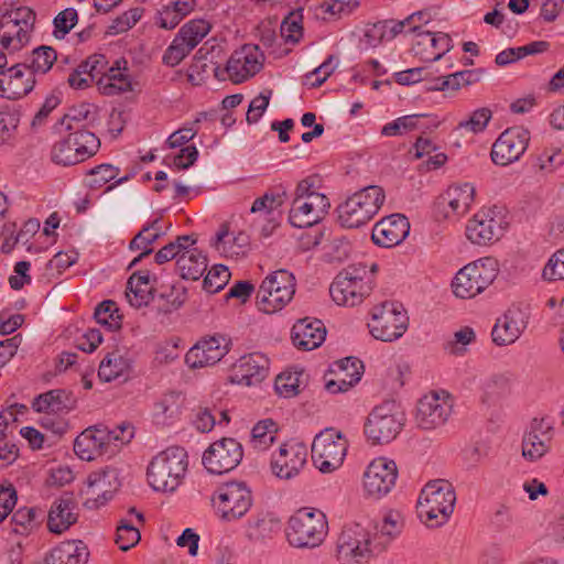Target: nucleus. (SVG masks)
<instances>
[{"label": "nucleus", "instance_id": "nucleus-7", "mask_svg": "<svg viewBox=\"0 0 564 564\" xmlns=\"http://www.w3.org/2000/svg\"><path fill=\"white\" fill-rule=\"evenodd\" d=\"M405 414L393 400L376 405L368 414L365 434L372 444H386L394 440L402 431Z\"/></svg>", "mask_w": 564, "mask_h": 564}, {"label": "nucleus", "instance_id": "nucleus-57", "mask_svg": "<svg viewBox=\"0 0 564 564\" xmlns=\"http://www.w3.org/2000/svg\"><path fill=\"white\" fill-rule=\"evenodd\" d=\"M119 174V169L111 164H100L88 172V186L90 188H99L110 181L115 180Z\"/></svg>", "mask_w": 564, "mask_h": 564}, {"label": "nucleus", "instance_id": "nucleus-15", "mask_svg": "<svg viewBox=\"0 0 564 564\" xmlns=\"http://www.w3.org/2000/svg\"><path fill=\"white\" fill-rule=\"evenodd\" d=\"M530 141V132L523 127H511L505 130L495 141L491 160L495 164L506 166L518 161Z\"/></svg>", "mask_w": 564, "mask_h": 564}, {"label": "nucleus", "instance_id": "nucleus-51", "mask_svg": "<svg viewBox=\"0 0 564 564\" xmlns=\"http://www.w3.org/2000/svg\"><path fill=\"white\" fill-rule=\"evenodd\" d=\"M275 432V423L272 420L260 421L251 431L253 446L260 451L268 448L274 442Z\"/></svg>", "mask_w": 564, "mask_h": 564}, {"label": "nucleus", "instance_id": "nucleus-12", "mask_svg": "<svg viewBox=\"0 0 564 564\" xmlns=\"http://www.w3.org/2000/svg\"><path fill=\"white\" fill-rule=\"evenodd\" d=\"M347 446V441L340 432L326 429L317 434L312 443L314 465L324 474L336 470L344 462Z\"/></svg>", "mask_w": 564, "mask_h": 564}, {"label": "nucleus", "instance_id": "nucleus-64", "mask_svg": "<svg viewBox=\"0 0 564 564\" xmlns=\"http://www.w3.org/2000/svg\"><path fill=\"white\" fill-rule=\"evenodd\" d=\"M429 67H413L405 70L397 72L394 79L398 84L409 86L419 82L429 80Z\"/></svg>", "mask_w": 564, "mask_h": 564}, {"label": "nucleus", "instance_id": "nucleus-33", "mask_svg": "<svg viewBox=\"0 0 564 564\" xmlns=\"http://www.w3.org/2000/svg\"><path fill=\"white\" fill-rule=\"evenodd\" d=\"M89 552L80 540L62 542L45 557V564H86Z\"/></svg>", "mask_w": 564, "mask_h": 564}, {"label": "nucleus", "instance_id": "nucleus-60", "mask_svg": "<svg viewBox=\"0 0 564 564\" xmlns=\"http://www.w3.org/2000/svg\"><path fill=\"white\" fill-rule=\"evenodd\" d=\"M78 20L77 11L74 8H67L61 11L54 18V36L56 39H63L70 30L75 26Z\"/></svg>", "mask_w": 564, "mask_h": 564}, {"label": "nucleus", "instance_id": "nucleus-43", "mask_svg": "<svg viewBox=\"0 0 564 564\" xmlns=\"http://www.w3.org/2000/svg\"><path fill=\"white\" fill-rule=\"evenodd\" d=\"M128 362L118 354L109 352L100 361L98 376L101 380L110 382L124 373Z\"/></svg>", "mask_w": 564, "mask_h": 564}, {"label": "nucleus", "instance_id": "nucleus-35", "mask_svg": "<svg viewBox=\"0 0 564 564\" xmlns=\"http://www.w3.org/2000/svg\"><path fill=\"white\" fill-rule=\"evenodd\" d=\"M176 265L183 279L197 281L207 270V258L200 250L193 248L182 252Z\"/></svg>", "mask_w": 564, "mask_h": 564}, {"label": "nucleus", "instance_id": "nucleus-20", "mask_svg": "<svg viewBox=\"0 0 564 564\" xmlns=\"http://www.w3.org/2000/svg\"><path fill=\"white\" fill-rule=\"evenodd\" d=\"M263 54L257 45L246 44L229 57L221 74L227 73L230 80L242 83L262 68Z\"/></svg>", "mask_w": 564, "mask_h": 564}, {"label": "nucleus", "instance_id": "nucleus-16", "mask_svg": "<svg viewBox=\"0 0 564 564\" xmlns=\"http://www.w3.org/2000/svg\"><path fill=\"white\" fill-rule=\"evenodd\" d=\"M35 12L29 7H20L2 15V29L12 28L15 35H2V48L9 54L19 52L30 41L35 23Z\"/></svg>", "mask_w": 564, "mask_h": 564}, {"label": "nucleus", "instance_id": "nucleus-42", "mask_svg": "<svg viewBox=\"0 0 564 564\" xmlns=\"http://www.w3.org/2000/svg\"><path fill=\"white\" fill-rule=\"evenodd\" d=\"M210 24L204 19H193L185 23L176 34L184 40L189 48L196 47L199 42L209 33Z\"/></svg>", "mask_w": 564, "mask_h": 564}, {"label": "nucleus", "instance_id": "nucleus-38", "mask_svg": "<svg viewBox=\"0 0 564 564\" xmlns=\"http://www.w3.org/2000/svg\"><path fill=\"white\" fill-rule=\"evenodd\" d=\"M182 404L183 399L180 392L165 393L154 404V416L165 424L181 414Z\"/></svg>", "mask_w": 564, "mask_h": 564}, {"label": "nucleus", "instance_id": "nucleus-10", "mask_svg": "<svg viewBox=\"0 0 564 564\" xmlns=\"http://www.w3.org/2000/svg\"><path fill=\"white\" fill-rule=\"evenodd\" d=\"M409 325V317L402 304L383 302L373 307L370 334L381 341H394L403 336Z\"/></svg>", "mask_w": 564, "mask_h": 564}, {"label": "nucleus", "instance_id": "nucleus-26", "mask_svg": "<svg viewBox=\"0 0 564 564\" xmlns=\"http://www.w3.org/2000/svg\"><path fill=\"white\" fill-rule=\"evenodd\" d=\"M88 487L95 497L88 498L85 506L88 509H98L111 500L113 492L120 487L117 469L107 467L100 471L91 473L88 476Z\"/></svg>", "mask_w": 564, "mask_h": 564}, {"label": "nucleus", "instance_id": "nucleus-2", "mask_svg": "<svg viewBox=\"0 0 564 564\" xmlns=\"http://www.w3.org/2000/svg\"><path fill=\"white\" fill-rule=\"evenodd\" d=\"M187 458V452L181 446H171L159 453L148 467L150 486L156 491H174L185 476Z\"/></svg>", "mask_w": 564, "mask_h": 564}, {"label": "nucleus", "instance_id": "nucleus-23", "mask_svg": "<svg viewBox=\"0 0 564 564\" xmlns=\"http://www.w3.org/2000/svg\"><path fill=\"white\" fill-rule=\"evenodd\" d=\"M29 63H15L0 76V97L17 100L31 93L35 86V78L31 73L25 77Z\"/></svg>", "mask_w": 564, "mask_h": 564}, {"label": "nucleus", "instance_id": "nucleus-49", "mask_svg": "<svg viewBox=\"0 0 564 564\" xmlns=\"http://www.w3.org/2000/svg\"><path fill=\"white\" fill-rule=\"evenodd\" d=\"M40 516H42V511L36 508H19L11 518V522L14 524L13 531L23 534L33 529L40 523Z\"/></svg>", "mask_w": 564, "mask_h": 564}, {"label": "nucleus", "instance_id": "nucleus-47", "mask_svg": "<svg viewBox=\"0 0 564 564\" xmlns=\"http://www.w3.org/2000/svg\"><path fill=\"white\" fill-rule=\"evenodd\" d=\"M75 131L68 134L73 145L88 159L97 153L100 148V141L95 133L85 129H74Z\"/></svg>", "mask_w": 564, "mask_h": 564}, {"label": "nucleus", "instance_id": "nucleus-5", "mask_svg": "<svg viewBox=\"0 0 564 564\" xmlns=\"http://www.w3.org/2000/svg\"><path fill=\"white\" fill-rule=\"evenodd\" d=\"M380 186L370 185L354 193L337 207L338 221L346 228H359L369 223L384 202Z\"/></svg>", "mask_w": 564, "mask_h": 564}, {"label": "nucleus", "instance_id": "nucleus-9", "mask_svg": "<svg viewBox=\"0 0 564 564\" xmlns=\"http://www.w3.org/2000/svg\"><path fill=\"white\" fill-rule=\"evenodd\" d=\"M497 276V261L484 258L460 269L452 283L453 292L462 299H470L487 289Z\"/></svg>", "mask_w": 564, "mask_h": 564}, {"label": "nucleus", "instance_id": "nucleus-34", "mask_svg": "<svg viewBox=\"0 0 564 564\" xmlns=\"http://www.w3.org/2000/svg\"><path fill=\"white\" fill-rule=\"evenodd\" d=\"M99 424L83 431L74 442V451L84 460H94L98 456L107 454Z\"/></svg>", "mask_w": 564, "mask_h": 564}, {"label": "nucleus", "instance_id": "nucleus-1", "mask_svg": "<svg viewBox=\"0 0 564 564\" xmlns=\"http://www.w3.org/2000/svg\"><path fill=\"white\" fill-rule=\"evenodd\" d=\"M456 494L453 485L445 479L429 481L421 490L417 500V514L430 528L447 522L454 511Z\"/></svg>", "mask_w": 564, "mask_h": 564}, {"label": "nucleus", "instance_id": "nucleus-29", "mask_svg": "<svg viewBox=\"0 0 564 564\" xmlns=\"http://www.w3.org/2000/svg\"><path fill=\"white\" fill-rule=\"evenodd\" d=\"M77 399L66 389H53L34 398L32 409L39 413L63 414L76 408Z\"/></svg>", "mask_w": 564, "mask_h": 564}, {"label": "nucleus", "instance_id": "nucleus-36", "mask_svg": "<svg viewBox=\"0 0 564 564\" xmlns=\"http://www.w3.org/2000/svg\"><path fill=\"white\" fill-rule=\"evenodd\" d=\"M475 197V187L470 183L454 184L447 188L443 199L455 215H464L470 208Z\"/></svg>", "mask_w": 564, "mask_h": 564}, {"label": "nucleus", "instance_id": "nucleus-17", "mask_svg": "<svg viewBox=\"0 0 564 564\" xmlns=\"http://www.w3.org/2000/svg\"><path fill=\"white\" fill-rule=\"evenodd\" d=\"M398 478L397 464L392 459H373L364 474V488L369 497L380 499L391 491Z\"/></svg>", "mask_w": 564, "mask_h": 564}, {"label": "nucleus", "instance_id": "nucleus-56", "mask_svg": "<svg viewBox=\"0 0 564 564\" xmlns=\"http://www.w3.org/2000/svg\"><path fill=\"white\" fill-rule=\"evenodd\" d=\"M139 530L127 520H121L117 527L116 543L122 551H128L140 541Z\"/></svg>", "mask_w": 564, "mask_h": 564}, {"label": "nucleus", "instance_id": "nucleus-46", "mask_svg": "<svg viewBox=\"0 0 564 564\" xmlns=\"http://www.w3.org/2000/svg\"><path fill=\"white\" fill-rule=\"evenodd\" d=\"M426 117L427 115L424 113H415L397 118L382 127L381 134L388 137L402 135L409 131L417 130L421 128L420 120Z\"/></svg>", "mask_w": 564, "mask_h": 564}, {"label": "nucleus", "instance_id": "nucleus-53", "mask_svg": "<svg viewBox=\"0 0 564 564\" xmlns=\"http://www.w3.org/2000/svg\"><path fill=\"white\" fill-rule=\"evenodd\" d=\"M230 279V272L224 264L214 265L203 281V289L209 293L215 294L223 290Z\"/></svg>", "mask_w": 564, "mask_h": 564}, {"label": "nucleus", "instance_id": "nucleus-50", "mask_svg": "<svg viewBox=\"0 0 564 564\" xmlns=\"http://www.w3.org/2000/svg\"><path fill=\"white\" fill-rule=\"evenodd\" d=\"M288 197L285 188L281 187V191L275 193L267 192L261 197L254 199L250 208V213H265L270 214L274 209L281 207Z\"/></svg>", "mask_w": 564, "mask_h": 564}, {"label": "nucleus", "instance_id": "nucleus-25", "mask_svg": "<svg viewBox=\"0 0 564 564\" xmlns=\"http://www.w3.org/2000/svg\"><path fill=\"white\" fill-rule=\"evenodd\" d=\"M306 456L307 451L303 444L285 443L272 459V470L279 478L291 479L304 467Z\"/></svg>", "mask_w": 564, "mask_h": 564}, {"label": "nucleus", "instance_id": "nucleus-13", "mask_svg": "<svg viewBox=\"0 0 564 564\" xmlns=\"http://www.w3.org/2000/svg\"><path fill=\"white\" fill-rule=\"evenodd\" d=\"M242 457V445L236 438L223 437L208 446L202 460L208 473L221 475L234 470Z\"/></svg>", "mask_w": 564, "mask_h": 564}, {"label": "nucleus", "instance_id": "nucleus-21", "mask_svg": "<svg viewBox=\"0 0 564 564\" xmlns=\"http://www.w3.org/2000/svg\"><path fill=\"white\" fill-rule=\"evenodd\" d=\"M330 208L325 195H312L308 199L293 198L289 221L295 228H307L319 223Z\"/></svg>", "mask_w": 564, "mask_h": 564}, {"label": "nucleus", "instance_id": "nucleus-14", "mask_svg": "<svg viewBox=\"0 0 564 564\" xmlns=\"http://www.w3.org/2000/svg\"><path fill=\"white\" fill-rule=\"evenodd\" d=\"M453 405V399L445 390L425 394L417 403V425L423 430H434L444 425L452 414Z\"/></svg>", "mask_w": 564, "mask_h": 564}, {"label": "nucleus", "instance_id": "nucleus-3", "mask_svg": "<svg viewBox=\"0 0 564 564\" xmlns=\"http://www.w3.org/2000/svg\"><path fill=\"white\" fill-rule=\"evenodd\" d=\"M383 551L384 541H376L359 523L344 527L337 539V558L341 564H364Z\"/></svg>", "mask_w": 564, "mask_h": 564}, {"label": "nucleus", "instance_id": "nucleus-31", "mask_svg": "<svg viewBox=\"0 0 564 564\" xmlns=\"http://www.w3.org/2000/svg\"><path fill=\"white\" fill-rule=\"evenodd\" d=\"M128 62L124 58L117 59L112 66L107 68L97 79L98 90L106 96L119 95L131 90V82L127 74Z\"/></svg>", "mask_w": 564, "mask_h": 564}, {"label": "nucleus", "instance_id": "nucleus-24", "mask_svg": "<svg viewBox=\"0 0 564 564\" xmlns=\"http://www.w3.org/2000/svg\"><path fill=\"white\" fill-rule=\"evenodd\" d=\"M409 231L408 218L401 214H393L373 226L371 239L377 246L391 248L401 243L408 237Z\"/></svg>", "mask_w": 564, "mask_h": 564}, {"label": "nucleus", "instance_id": "nucleus-58", "mask_svg": "<svg viewBox=\"0 0 564 564\" xmlns=\"http://www.w3.org/2000/svg\"><path fill=\"white\" fill-rule=\"evenodd\" d=\"M491 117L492 112L489 108H479L470 115L469 119L460 121L457 128L473 133H479L486 129Z\"/></svg>", "mask_w": 564, "mask_h": 564}, {"label": "nucleus", "instance_id": "nucleus-6", "mask_svg": "<svg viewBox=\"0 0 564 564\" xmlns=\"http://www.w3.org/2000/svg\"><path fill=\"white\" fill-rule=\"evenodd\" d=\"M326 516L317 509L297 510L288 521L286 538L295 547H316L327 534Z\"/></svg>", "mask_w": 564, "mask_h": 564}, {"label": "nucleus", "instance_id": "nucleus-30", "mask_svg": "<svg viewBox=\"0 0 564 564\" xmlns=\"http://www.w3.org/2000/svg\"><path fill=\"white\" fill-rule=\"evenodd\" d=\"M291 337L299 349L313 350L324 343L326 328L322 321L305 317L293 325Z\"/></svg>", "mask_w": 564, "mask_h": 564}, {"label": "nucleus", "instance_id": "nucleus-61", "mask_svg": "<svg viewBox=\"0 0 564 564\" xmlns=\"http://www.w3.org/2000/svg\"><path fill=\"white\" fill-rule=\"evenodd\" d=\"M143 9L132 8L113 20L108 28L109 34H120L130 30L142 17Z\"/></svg>", "mask_w": 564, "mask_h": 564}, {"label": "nucleus", "instance_id": "nucleus-22", "mask_svg": "<svg viewBox=\"0 0 564 564\" xmlns=\"http://www.w3.org/2000/svg\"><path fill=\"white\" fill-rule=\"evenodd\" d=\"M553 425L547 419H533L522 438V455L527 460L542 458L551 448Z\"/></svg>", "mask_w": 564, "mask_h": 564}, {"label": "nucleus", "instance_id": "nucleus-8", "mask_svg": "<svg viewBox=\"0 0 564 564\" xmlns=\"http://www.w3.org/2000/svg\"><path fill=\"white\" fill-rule=\"evenodd\" d=\"M296 290V280L292 272L279 269L268 274L262 281L257 304L260 311L271 314L289 304Z\"/></svg>", "mask_w": 564, "mask_h": 564}, {"label": "nucleus", "instance_id": "nucleus-48", "mask_svg": "<svg viewBox=\"0 0 564 564\" xmlns=\"http://www.w3.org/2000/svg\"><path fill=\"white\" fill-rule=\"evenodd\" d=\"M410 31L411 32H417V35L420 37H430L431 39L429 40L430 44L432 47L434 48H438L441 50L440 53L435 54L434 56L432 57H423L425 61L432 63V62H436L438 59L442 58V56L447 53L452 47H453V44H452V39L451 36L447 34V33H444V32H437V33H433L431 31H422V32H419L420 31V26L417 25H414L412 28H410Z\"/></svg>", "mask_w": 564, "mask_h": 564}, {"label": "nucleus", "instance_id": "nucleus-11", "mask_svg": "<svg viewBox=\"0 0 564 564\" xmlns=\"http://www.w3.org/2000/svg\"><path fill=\"white\" fill-rule=\"evenodd\" d=\"M217 514L225 521L242 518L252 506V494L243 481L221 485L212 497Z\"/></svg>", "mask_w": 564, "mask_h": 564}, {"label": "nucleus", "instance_id": "nucleus-62", "mask_svg": "<svg viewBox=\"0 0 564 564\" xmlns=\"http://www.w3.org/2000/svg\"><path fill=\"white\" fill-rule=\"evenodd\" d=\"M272 96V90L261 91L257 97H254L250 104L247 111V121L248 123H256L260 120L263 112L267 110L270 98Z\"/></svg>", "mask_w": 564, "mask_h": 564}, {"label": "nucleus", "instance_id": "nucleus-4", "mask_svg": "<svg viewBox=\"0 0 564 564\" xmlns=\"http://www.w3.org/2000/svg\"><path fill=\"white\" fill-rule=\"evenodd\" d=\"M372 273L362 263L341 270L329 286L333 301L343 306H356L371 293Z\"/></svg>", "mask_w": 564, "mask_h": 564}, {"label": "nucleus", "instance_id": "nucleus-41", "mask_svg": "<svg viewBox=\"0 0 564 564\" xmlns=\"http://www.w3.org/2000/svg\"><path fill=\"white\" fill-rule=\"evenodd\" d=\"M52 161L58 165L69 166L87 160L69 138H65L53 145L51 152Z\"/></svg>", "mask_w": 564, "mask_h": 564}, {"label": "nucleus", "instance_id": "nucleus-44", "mask_svg": "<svg viewBox=\"0 0 564 564\" xmlns=\"http://www.w3.org/2000/svg\"><path fill=\"white\" fill-rule=\"evenodd\" d=\"M94 316L98 324L106 326L109 330H117L121 327L122 316L119 314L117 303L105 300L98 304Z\"/></svg>", "mask_w": 564, "mask_h": 564}, {"label": "nucleus", "instance_id": "nucleus-55", "mask_svg": "<svg viewBox=\"0 0 564 564\" xmlns=\"http://www.w3.org/2000/svg\"><path fill=\"white\" fill-rule=\"evenodd\" d=\"M189 46L181 40V36L175 35L172 43L165 50L162 62L164 65L174 67L178 65L192 51Z\"/></svg>", "mask_w": 564, "mask_h": 564}, {"label": "nucleus", "instance_id": "nucleus-40", "mask_svg": "<svg viewBox=\"0 0 564 564\" xmlns=\"http://www.w3.org/2000/svg\"><path fill=\"white\" fill-rule=\"evenodd\" d=\"M281 530V521L272 516H263L248 525V538L253 542H263L271 539Z\"/></svg>", "mask_w": 564, "mask_h": 564}, {"label": "nucleus", "instance_id": "nucleus-45", "mask_svg": "<svg viewBox=\"0 0 564 564\" xmlns=\"http://www.w3.org/2000/svg\"><path fill=\"white\" fill-rule=\"evenodd\" d=\"M302 11L303 9L291 11L281 23L280 34L286 43L296 44L303 36Z\"/></svg>", "mask_w": 564, "mask_h": 564}, {"label": "nucleus", "instance_id": "nucleus-52", "mask_svg": "<svg viewBox=\"0 0 564 564\" xmlns=\"http://www.w3.org/2000/svg\"><path fill=\"white\" fill-rule=\"evenodd\" d=\"M335 365L339 370H348V368H352V372L349 373L348 380L346 377L337 380L339 383V387H340V392H346L354 384H356L357 382L360 381L362 370H364V365L358 358L347 357V358H344V359L337 361Z\"/></svg>", "mask_w": 564, "mask_h": 564}, {"label": "nucleus", "instance_id": "nucleus-19", "mask_svg": "<svg viewBox=\"0 0 564 564\" xmlns=\"http://www.w3.org/2000/svg\"><path fill=\"white\" fill-rule=\"evenodd\" d=\"M528 307L511 305L502 317L498 318L492 330V341L498 346L513 344L524 332L529 323Z\"/></svg>", "mask_w": 564, "mask_h": 564}, {"label": "nucleus", "instance_id": "nucleus-32", "mask_svg": "<svg viewBox=\"0 0 564 564\" xmlns=\"http://www.w3.org/2000/svg\"><path fill=\"white\" fill-rule=\"evenodd\" d=\"M76 502L70 494H65L53 502L48 516L47 528L51 532L61 534L77 521L74 512Z\"/></svg>", "mask_w": 564, "mask_h": 564}, {"label": "nucleus", "instance_id": "nucleus-27", "mask_svg": "<svg viewBox=\"0 0 564 564\" xmlns=\"http://www.w3.org/2000/svg\"><path fill=\"white\" fill-rule=\"evenodd\" d=\"M270 361L261 352L242 356L234 364L232 381L252 386L263 381L269 375Z\"/></svg>", "mask_w": 564, "mask_h": 564}, {"label": "nucleus", "instance_id": "nucleus-37", "mask_svg": "<svg viewBox=\"0 0 564 564\" xmlns=\"http://www.w3.org/2000/svg\"><path fill=\"white\" fill-rule=\"evenodd\" d=\"M102 432V442L107 454H112L115 448L129 443L133 438V427L128 423H121L113 429H109L105 424H99Z\"/></svg>", "mask_w": 564, "mask_h": 564}, {"label": "nucleus", "instance_id": "nucleus-63", "mask_svg": "<svg viewBox=\"0 0 564 564\" xmlns=\"http://www.w3.org/2000/svg\"><path fill=\"white\" fill-rule=\"evenodd\" d=\"M542 276L547 281L564 279V248L556 251L545 264Z\"/></svg>", "mask_w": 564, "mask_h": 564}, {"label": "nucleus", "instance_id": "nucleus-39", "mask_svg": "<svg viewBox=\"0 0 564 564\" xmlns=\"http://www.w3.org/2000/svg\"><path fill=\"white\" fill-rule=\"evenodd\" d=\"M57 59L56 51L52 46L41 45L32 51L24 62L31 75L46 74Z\"/></svg>", "mask_w": 564, "mask_h": 564}, {"label": "nucleus", "instance_id": "nucleus-18", "mask_svg": "<svg viewBox=\"0 0 564 564\" xmlns=\"http://www.w3.org/2000/svg\"><path fill=\"white\" fill-rule=\"evenodd\" d=\"M503 220L495 209L480 210L466 226L468 240L478 246H487L500 239L505 231Z\"/></svg>", "mask_w": 564, "mask_h": 564}, {"label": "nucleus", "instance_id": "nucleus-28", "mask_svg": "<svg viewBox=\"0 0 564 564\" xmlns=\"http://www.w3.org/2000/svg\"><path fill=\"white\" fill-rule=\"evenodd\" d=\"M228 352L224 337L213 336L198 341L185 356V361L191 368L213 366Z\"/></svg>", "mask_w": 564, "mask_h": 564}, {"label": "nucleus", "instance_id": "nucleus-54", "mask_svg": "<svg viewBox=\"0 0 564 564\" xmlns=\"http://www.w3.org/2000/svg\"><path fill=\"white\" fill-rule=\"evenodd\" d=\"M476 340V334L469 326H464L454 333L453 339L444 345V349L455 356H462L466 352V346Z\"/></svg>", "mask_w": 564, "mask_h": 564}, {"label": "nucleus", "instance_id": "nucleus-59", "mask_svg": "<svg viewBox=\"0 0 564 564\" xmlns=\"http://www.w3.org/2000/svg\"><path fill=\"white\" fill-rule=\"evenodd\" d=\"M482 69H465L456 72L447 76V80L443 82L442 85L451 86L452 90H458L464 86H469L479 82Z\"/></svg>", "mask_w": 564, "mask_h": 564}]
</instances>
